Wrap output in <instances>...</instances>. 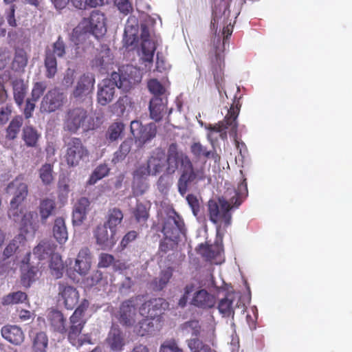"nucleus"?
<instances>
[{"instance_id":"f257e3e1","label":"nucleus","mask_w":352,"mask_h":352,"mask_svg":"<svg viewBox=\"0 0 352 352\" xmlns=\"http://www.w3.org/2000/svg\"><path fill=\"white\" fill-rule=\"evenodd\" d=\"M206 161L200 166L195 165L190 157L179 148L177 143H171L167 148L166 172L173 175L179 170L177 190L184 196L189 188L206 179Z\"/></svg>"},{"instance_id":"f03ea898","label":"nucleus","mask_w":352,"mask_h":352,"mask_svg":"<svg viewBox=\"0 0 352 352\" xmlns=\"http://www.w3.org/2000/svg\"><path fill=\"white\" fill-rule=\"evenodd\" d=\"M248 184L245 178L239 184L237 189L228 188L225 197H218L217 201L210 199L208 204L210 220L217 225V235L221 226L227 228L231 224L232 214L230 210L237 208L248 197Z\"/></svg>"},{"instance_id":"7ed1b4c3","label":"nucleus","mask_w":352,"mask_h":352,"mask_svg":"<svg viewBox=\"0 0 352 352\" xmlns=\"http://www.w3.org/2000/svg\"><path fill=\"white\" fill-rule=\"evenodd\" d=\"M133 70L135 69L127 65L125 69H119V72H113L111 78L103 80L98 85V102L102 106L111 102L114 97L116 87L128 91L135 82V79L130 75Z\"/></svg>"},{"instance_id":"20e7f679","label":"nucleus","mask_w":352,"mask_h":352,"mask_svg":"<svg viewBox=\"0 0 352 352\" xmlns=\"http://www.w3.org/2000/svg\"><path fill=\"white\" fill-rule=\"evenodd\" d=\"M241 107V103L240 102V98H236V97H234L233 102L228 109V113L225 116L224 119L215 124H210L206 126V129L208 131L207 140L212 147L214 146V144L218 141L217 138L214 136V133H219L220 138L223 140L227 139L226 130H228L230 135H236L238 129V122L236 120L239 116Z\"/></svg>"},{"instance_id":"39448f33","label":"nucleus","mask_w":352,"mask_h":352,"mask_svg":"<svg viewBox=\"0 0 352 352\" xmlns=\"http://www.w3.org/2000/svg\"><path fill=\"white\" fill-rule=\"evenodd\" d=\"M96 128L94 118L82 107H73L67 109L63 119V129L65 131L76 134L80 129L87 132Z\"/></svg>"},{"instance_id":"423d86ee","label":"nucleus","mask_w":352,"mask_h":352,"mask_svg":"<svg viewBox=\"0 0 352 352\" xmlns=\"http://www.w3.org/2000/svg\"><path fill=\"white\" fill-rule=\"evenodd\" d=\"M65 161L69 167L78 166L88 159L89 152L80 138L70 137L65 141Z\"/></svg>"},{"instance_id":"0eeeda50","label":"nucleus","mask_w":352,"mask_h":352,"mask_svg":"<svg viewBox=\"0 0 352 352\" xmlns=\"http://www.w3.org/2000/svg\"><path fill=\"white\" fill-rule=\"evenodd\" d=\"M7 193L14 195L10 201V208L8 211V216L16 221L15 219L18 217L19 206L25 201L28 195V186L24 177L21 175L16 177L11 182L6 188Z\"/></svg>"},{"instance_id":"6e6552de","label":"nucleus","mask_w":352,"mask_h":352,"mask_svg":"<svg viewBox=\"0 0 352 352\" xmlns=\"http://www.w3.org/2000/svg\"><path fill=\"white\" fill-rule=\"evenodd\" d=\"M106 18L102 12L93 10L88 17H85L76 27V32L83 34H90L96 38L102 37L107 32Z\"/></svg>"},{"instance_id":"1a4fd4ad","label":"nucleus","mask_w":352,"mask_h":352,"mask_svg":"<svg viewBox=\"0 0 352 352\" xmlns=\"http://www.w3.org/2000/svg\"><path fill=\"white\" fill-rule=\"evenodd\" d=\"M142 298L143 296L138 295L122 302L116 318L123 327H131L134 325L136 322L137 306Z\"/></svg>"},{"instance_id":"9d476101","label":"nucleus","mask_w":352,"mask_h":352,"mask_svg":"<svg viewBox=\"0 0 352 352\" xmlns=\"http://www.w3.org/2000/svg\"><path fill=\"white\" fill-rule=\"evenodd\" d=\"M86 322V320L69 317V325L68 327H66L64 334L67 335L69 343L76 347H80L85 344H92L89 333L82 334Z\"/></svg>"},{"instance_id":"9b49d317","label":"nucleus","mask_w":352,"mask_h":352,"mask_svg":"<svg viewBox=\"0 0 352 352\" xmlns=\"http://www.w3.org/2000/svg\"><path fill=\"white\" fill-rule=\"evenodd\" d=\"M131 133L135 142L142 146L154 138L157 133V126L154 123L142 125L139 120H133L130 124Z\"/></svg>"},{"instance_id":"f8f14e48","label":"nucleus","mask_w":352,"mask_h":352,"mask_svg":"<svg viewBox=\"0 0 352 352\" xmlns=\"http://www.w3.org/2000/svg\"><path fill=\"white\" fill-rule=\"evenodd\" d=\"M66 100V96L57 88L49 90L43 96L40 110L43 113H52L60 109Z\"/></svg>"},{"instance_id":"ddd939ff","label":"nucleus","mask_w":352,"mask_h":352,"mask_svg":"<svg viewBox=\"0 0 352 352\" xmlns=\"http://www.w3.org/2000/svg\"><path fill=\"white\" fill-rule=\"evenodd\" d=\"M168 302L162 298H154L143 302L139 307L141 316L154 319L168 307Z\"/></svg>"},{"instance_id":"4468645a","label":"nucleus","mask_w":352,"mask_h":352,"mask_svg":"<svg viewBox=\"0 0 352 352\" xmlns=\"http://www.w3.org/2000/svg\"><path fill=\"white\" fill-rule=\"evenodd\" d=\"M162 232L166 237L179 240L180 234L185 232L184 222L180 216L175 213L166 219Z\"/></svg>"},{"instance_id":"2eb2a0df","label":"nucleus","mask_w":352,"mask_h":352,"mask_svg":"<svg viewBox=\"0 0 352 352\" xmlns=\"http://www.w3.org/2000/svg\"><path fill=\"white\" fill-rule=\"evenodd\" d=\"M94 75L89 73L84 74L78 80L73 91L74 98L84 100L85 98L90 96L94 90Z\"/></svg>"},{"instance_id":"dca6fc26","label":"nucleus","mask_w":352,"mask_h":352,"mask_svg":"<svg viewBox=\"0 0 352 352\" xmlns=\"http://www.w3.org/2000/svg\"><path fill=\"white\" fill-rule=\"evenodd\" d=\"M30 257L31 253H27L21 265V283L25 288H29L36 281L39 272L38 266L30 264Z\"/></svg>"},{"instance_id":"f3484780","label":"nucleus","mask_w":352,"mask_h":352,"mask_svg":"<svg viewBox=\"0 0 352 352\" xmlns=\"http://www.w3.org/2000/svg\"><path fill=\"white\" fill-rule=\"evenodd\" d=\"M58 292L59 300L67 309L72 310L77 305L80 295L75 287L60 282Z\"/></svg>"},{"instance_id":"a211bd4d","label":"nucleus","mask_w":352,"mask_h":352,"mask_svg":"<svg viewBox=\"0 0 352 352\" xmlns=\"http://www.w3.org/2000/svg\"><path fill=\"white\" fill-rule=\"evenodd\" d=\"M224 58L219 54L215 53L211 58V71L217 89L221 94L224 85Z\"/></svg>"},{"instance_id":"6ab92c4d","label":"nucleus","mask_w":352,"mask_h":352,"mask_svg":"<svg viewBox=\"0 0 352 352\" xmlns=\"http://www.w3.org/2000/svg\"><path fill=\"white\" fill-rule=\"evenodd\" d=\"M91 202L87 197H80L75 204L72 211V223L74 226H80L87 218L90 210Z\"/></svg>"},{"instance_id":"aec40b11","label":"nucleus","mask_w":352,"mask_h":352,"mask_svg":"<svg viewBox=\"0 0 352 352\" xmlns=\"http://www.w3.org/2000/svg\"><path fill=\"white\" fill-rule=\"evenodd\" d=\"M223 252L222 243L215 242L214 244H201L198 252L206 261L214 264H219L220 261L217 258L221 256Z\"/></svg>"},{"instance_id":"412c9836","label":"nucleus","mask_w":352,"mask_h":352,"mask_svg":"<svg viewBox=\"0 0 352 352\" xmlns=\"http://www.w3.org/2000/svg\"><path fill=\"white\" fill-rule=\"evenodd\" d=\"M91 255L88 248H82L79 251L74 266V270L80 275H86L91 268Z\"/></svg>"},{"instance_id":"4be33fe9","label":"nucleus","mask_w":352,"mask_h":352,"mask_svg":"<svg viewBox=\"0 0 352 352\" xmlns=\"http://www.w3.org/2000/svg\"><path fill=\"white\" fill-rule=\"evenodd\" d=\"M113 56L111 50L107 46L102 45L101 50L96 55L91 61V67L102 72L105 70L109 65L113 64Z\"/></svg>"},{"instance_id":"5701e85b","label":"nucleus","mask_w":352,"mask_h":352,"mask_svg":"<svg viewBox=\"0 0 352 352\" xmlns=\"http://www.w3.org/2000/svg\"><path fill=\"white\" fill-rule=\"evenodd\" d=\"M190 151L192 155L196 158H211L214 160V163H219L221 161V156L217 153L214 146L213 147L212 151H209L207 147L203 145L200 142H193L190 145Z\"/></svg>"},{"instance_id":"b1692460","label":"nucleus","mask_w":352,"mask_h":352,"mask_svg":"<svg viewBox=\"0 0 352 352\" xmlns=\"http://www.w3.org/2000/svg\"><path fill=\"white\" fill-rule=\"evenodd\" d=\"M2 337L14 345L21 344L24 340V333L16 325H5L1 330Z\"/></svg>"},{"instance_id":"393cba45","label":"nucleus","mask_w":352,"mask_h":352,"mask_svg":"<svg viewBox=\"0 0 352 352\" xmlns=\"http://www.w3.org/2000/svg\"><path fill=\"white\" fill-rule=\"evenodd\" d=\"M164 158L165 153L162 148H157L152 151L146 162L149 170H151L152 175H156L162 171Z\"/></svg>"},{"instance_id":"a878e982","label":"nucleus","mask_w":352,"mask_h":352,"mask_svg":"<svg viewBox=\"0 0 352 352\" xmlns=\"http://www.w3.org/2000/svg\"><path fill=\"white\" fill-rule=\"evenodd\" d=\"M216 299L214 295L202 289L194 294L191 303L195 307L208 309L214 307Z\"/></svg>"},{"instance_id":"bb28decb","label":"nucleus","mask_w":352,"mask_h":352,"mask_svg":"<svg viewBox=\"0 0 352 352\" xmlns=\"http://www.w3.org/2000/svg\"><path fill=\"white\" fill-rule=\"evenodd\" d=\"M106 341L113 351H122L125 344L122 331L118 326H113L111 328Z\"/></svg>"},{"instance_id":"cd10ccee","label":"nucleus","mask_w":352,"mask_h":352,"mask_svg":"<svg viewBox=\"0 0 352 352\" xmlns=\"http://www.w3.org/2000/svg\"><path fill=\"white\" fill-rule=\"evenodd\" d=\"M166 97L153 96L149 102L150 117L155 122H160L162 119V112L167 104Z\"/></svg>"},{"instance_id":"c85d7f7f","label":"nucleus","mask_w":352,"mask_h":352,"mask_svg":"<svg viewBox=\"0 0 352 352\" xmlns=\"http://www.w3.org/2000/svg\"><path fill=\"white\" fill-rule=\"evenodd\" d=\"M56 245L52 241L44 240L41 241L34 249L32 254L38 260L43 261L56 254L55 250Z\"/></svg>"},{"instance_id":"c756f323","label":"nucleus","mask_w":352,"mask_h":352,"mask_svg":"<svg viewBox=\"0 0 352 352\" xmlns=\"http://www.w3.org/2000/svg\"><path fill=\"white\" fill-rule=\"evenodd\" d=\"M47 320L54 331L64 335L66 331L67 320L61 311L56 309L50 311Z\"/></svg>"},{"instance_id":"7c9ffc66","label":"nucleus","mask_w":352,"mask_h":352,"mask_svg":"<svg viewBox=\"0 0 352 352\" xmlns=\"http://www.w3.org/2000/svg\"><path fill=\"white\" fill-rule=\"evenodd\" d=\"M142 60L144 63L151 64L153 60V56L156 50L155 43L149 39L148 32L144 30L142 34Z\"/></svg>"},{"instance_id":"2f4dec72","label":"nucleus","mask_w":352,"mask_h":352,"mask_svg":"<svg viewBox=\"0 0 352 352\" xmlns=\"http://www.w3.org/2000/svg\"><path fill=\"white\" fill-rule=\"evenodd\" d=\"M52 234L56 241L60 245L65 244L68 239V232L63 217H56L52 226Z\"/></svg>"},{"instance_id":"473e14b6","label":"nucleus","mask_w":352,"mask_h":352,"mask_svg":"<svg viewBox=\"0 0 352 352\" xmlns=\"http://www.w3.org/2000/svg\"><path fill=\"white\" fill-rule=\"evenodd\" d=\"M108 226L106 224L99 225L94 231V236L98 245L102 248L111 246L113 243V236L111 232H109Z\"/></svg>"},{"instance_id":"72a5a7b5","label":"nucleus","mask_w":352,"mask_h":352,"mask_svg":"<svg viewBox=\"0 0 352 352\" xmlns=\"http://www.w3.org/2000/svg\"><path fill=\"white\" fill-rule=\"evenodd\" d=\"M124 214L122 211L116 207L110 208L108 210L107 221L104 223L113 234H116V228L123 220Z\"/></svg>"},{"instance_id":"f704fd0d","label":"nucleus","mask_w":352,"mask_h":352,"mask_svg":"<svg viewBox=\"0 0 352 352\" xmlns=\"http://www.w3.org/2000/svg\"><path fill=\"white\" fill-rule=\"evenodd\" d=\"M41 134L32 126H25L22 130V140L27 147L36 148L38 146Z\"/></svg>"},{"instance_id":"c9c22d12","label":"nucleus","mask_w":352,"mask_h":352,"mask_svg":"<svg viewBox=\"0 0 352 352\" xmlns=\"http://www.w3.org/2000/svg\"><path fill=\"white\" fill-rule=\"evenodd\" d=\"M55 199L45 198L40 201L38 212L42 223H45L47 219L52 216L56 210Z\"/></svg>"},{"instance_id":"e433bc0d","label":"nucleus","mask_w":352,"mask_h":352,"mask_svg":"<svg viewBox=\"0 0 352 352\" xmlns=\"http://www.w3.org/2000/svg\"><path fill=\"white\" fill-rule=\"evenodd\" d=\"M23 124V118L21 116H14L6 129V139L10 141L15 140L21 129Z\"/></svg>"},{"instance_id":"4c0bfd02","label":"nucleus","mask_w":352,"mask_h":352,"mask_svg":"<svg viewBox=\"0 0 352 352\" xmlns=\"http://www.w3.org/2000/svg\"><path fill=\"white\" fill-rule=\"evenodd\" d=\"M44 66L45 68V76L47 78H53L57 73V60L50 49L45 50Z\"/></svg>"},{"instance_id":"58836bf2","label":"nucleus","mask_w":352,"mask_h":352,"mask_svg":"<svg viewBox=\"0 0 352 352\" xmlns=\"http://www.w3.org/2000/svg\"><path fill=\"white\" fill-rule=\"evenodd\" d=\"M151 206L149 204H144L138 201L132 211V214L136 221L139 223H145L149 218V210Z\"/></svg>"},{"instance_id":"ea45409f","label":"nucleus","mask_w":352,"mask_h":352,"mask_svg":"<svg viewBox=\"0 0 352 352\" xmlns=\"http://www.w3.org/2000/svg\"><path fill=\"white\" fill-rule=\"evenodd\" d=\"M49 267L50 274L54 278L58 279L63 276L65 265L60 254H56L52 256Z\"/></svg>"},{"instance_id":"a19ab883","label":"nucleus","mask_w":352,"mask_h":352,"mask_svg":"<svg viewBox=\"0 0 352 352\" xmlns=\"http://www.w3.org/2000/svg\"><path fill=\"white\" fill-rule=\"evenodd\" d=\"M14 100L16 104L21 107L26 95L28 86L22 80H15L12 82Z\"/></svg>"},{"instance_id":"79ce46f5","label":"nucleus","mask_w":352,"mask_h":352,"mask_svg":"<svg viewBox=\"0 0 352 352\" xmlns=\"http://www.w3.org/2000/svg\"><path fill=\"white\" fill-rule=\"evenodd\" d=\"M173 276V270L168 267L161 272L159 276L155 278L151 283L152 287L155 291L162 290L170 281Z\"/></svg>"},{"instance_id":"37998d69","label":"nucleus","mask_w":352,"mask_h":352,"mask_svg":"<svg viewBox=\"0 0 352 352\" xmlns=\"http://www.w3.org/2000/svg\"><path fill=\"white\" fill-rule=\"evenodd\" d=\"M218 309L223 317H233L234 310L232 296L228 294L225 298L221 299L218 304Z\"/></svg>"},{"instance_id":"c03bdc74","label":"nucleus","mask_w":352,"mask_h":352,"mask_svg":"<svg viewBox=\"0 0 352 352\" xmlns=\"http://www.w3.org/2000/svg\"><path fill=\"white\" fill-rule=\"evenodd\" d=\"M153 320L146 317L143 318L135 327V332L140 336L152 334L155 331Z\"/></svg>"},{"instance_id":"a18cd8bd","label":"nucleus","mask_w":352,"mask_h":352,"mask_svg":"<svg viewBox=\"0 0 352 352\" xmlns=\"http://www.w3.org/2000/svg\"><path fill=\"white\" fill-rule=\"evenodd\" d=\"M125 126L122 122H113L106 133V138L109 142L118 140L123 134Z\"/></svg>"},{"instance_id":"49530a36","label":"nucleus","mask_w":352,"mask_h":352,"mask_svg":"<svg viewBox=\"0 0 352 352\" xmlns=\"http://www.w3.org/2000/svg\"><path fill=\"white\" fill-rule=\"evenodd\" d=\"M28 300V295L25 292L18 291L10 293L2 298L3 305H10L25 302Z\"/></svg>"},{"instance_id":"de8ad7c7","label":"nucleus","mask_w":352,"mask_h":352,"mask_svg":"<svg viewBox=\"0 0 352 352\" xmlns=\"http://www.w3.org/2000/svg\"><path fill=\"white\" fill-rule=\"evenodd\" d=\"M54 165L50 163H45L38 170L39 177L44 185H50L54 180Z\"/></svg>"},{"instance_id":"09e8293b","label":"nucleus","mask_w":352,"mask_h":352,"mask_svg":"<svg viewBox=\"0 0 352 352\" xmlns=\"http://www.w3.org/2000/svg\"><path fill=\"white\" fill-rule=\"evenodd\" d=\"M133 143L132 138H127L122 142L119 149L114 153L113 161L115 162L124 160L129 153Z\"/></svg>"},{"instance_id":"8fccbe9b","label":"nucleus","mask_w":352,"mask_h":352,"mask_svg":"<svg viewBox=\"0 0 352 352\" xmlns=\"http://www.w3.org/2000/svg\"><path fill=\"white\" fill-rule=\"evenodd\" d=\"M28 63V56L25 51L21 48L15 50V54L12 62V68L15 70L23 69Z\"/></svg>"},{"instance_id":"3c124183","label":"nucleus","mask_w":352,"mask_h":352,"mask_svg":"<svg viewBox=\"0 0 352 352\" xmlns=\"http://www.w3.org/2000/svg\"><path fill=\"white\" fill-rule=\"evenodd\" d=\"M182 329L188 334H190L195 338L200 336L201 327L199 322L197 320H191L182 324Z\"/></svg>"},{"instance_id":"603ef678","label":"nucleus","mask_w":352,"mask_h":352,"mask_svg":"<svg viewBox=\"0 0 352 352\" xmlns=\"http://www.w3.org/2000/svg\"><path fill=\"white\" fill-rule=\"evenodd\" d=\"M48 344V338L45 333L41 331L36 333L33 341L35 352H45Z\"/></svg>"},{"instance_id":"864d4df0","label":"nucleus","mask_w":352,"mask_h":352,"mask_svg":"<svg viewBox=\"0 0 352 352\" xmlns=\"http://www.w3.org/2000/svg\"><path fill=\"white\" fill-rule=\"evenodd\" d=\"M188 346L191 352H215L208 345L205 344L197 338H192L188 340Z\"/></svg>"},{"instance_id":"5fc2aeb1","label":"nucleus","mask_w":352,"mask_h":352,"mask_svg":"<svg viewBox=\"0 0 352 352\" xmlns=\"http://www.w3.org/2000/svg\"><path fill=\"white\" fill-rule=\"evenodd\" d=\"M109 168L108 166L105 164H101L98 165L92 174L90 176L89 178V184H94L96 183L98 180L102 179L103 177H106L109 173Z\"/></svg>"},{"instance_id":"6e6d98bb","label":"nucleus","mask_w":352,"mask_h":352,"mask_svg":"<svg viewBox=\"0 0 352 352\" xmlns=\"http://www.w3.org/2000/svg\"><path fill=\"white\" fill-rule=\"evenodd\" d=\"M87 283L90 287L96 285L103 286L107 283V279L103 277L102 272L96 270L87 278Z\"/></svg>"},{"instance_id":"4d7b16f0","label":"nucleus","mask_w":352,"mask_h":352,"mask_svg":"<svg viewBox=\"0 0 352 352\" xmlns=\"http://www.w3.org/2000/svg\"><path fill=\"white\" fill-rule=\"evenodd\" d=\"M47 89V84L44 81L36 82L33 84L31 91V98L34 101H38L43 95Z\"/></svg>"},{"instance_id":"13d9d810","label":"nucleus","mask_w":352,"mask_h":352,"mask_svg":"<svg viewBox=\"0 0 352 352\" xmlns=\"http://www.w3.org/2000/svg\"><path fill=\"white\" fill-rule=\"evenodd\" d=\"M147 87L149 91L153 94V96L163 97L165 88L157 79L150 80L148 82Z\"/></svg>"},{"instance_id":"bf43d9fd","label":"nucleus","mask_w":352,"mask_h":352,"mask_svg":"<svg viewBox=\"0 0 352 352\" xmlns=\"http://www.w3.org/2000/svg\"><path fill=\"white\" fill-rule=\"evenodd\" d=\"M51 53H53V56L56 55L59 58H62L65 55L66 45L60 36H59L56 41L53 43Z\"/></svg>"},{"instance_id":"052dcab7","label":"nucleus","mask_w":352,"mask_h":352,"mask_svg":"<svg viewBox=\"0 0 352 352\" xmlns=\"http://www.w3.org/2000/svg\"><path fill=\"white\" fill-rule=\"evenodd\" d=\"M71 1L78 9H85L87 6L96 8L103 4V0H71Z\"/></svg>"},{"instance_id":"680f3d73","label":"nucleus","mask_w":352,"mask_h":352,"mask_svg":"<svg viewBox=\"0 0 352 352\" xmlns=\"http://www.w3.org/2000/svg\"><path fill=\"white\" fill-rule=\"evenodd\" d=\"M177 239H171L170 238L164 236V239L160 243L159 251L164 254H166L177 245Z\"/></svg>"},{"instance_id":"e2e57ef3","label":"nucleus","mask_w":352,"mask_h":352,"mask_svg":"<svg viewBox=\"0 0 352 352\" xmlns=\"http://www.w3.org/2000/svg\"><path fill=\"white\" fill-rule=\"evenodd\" d=\"M89 307V300L85 298L82 299L71 316L77 319L85 320L84 318L85 314Z\"/></svg>"},{"instance_id":"0e129e2a","label":"nucleus","mask_w":352,"mask_h":352,"mask_svg":"<svg viewBox=\"0 0 352 352\" xmlns=\"http://www.w3.org/2000/svg\"><path fill=\"white\" fill-rule=\"evenodd\" d=\"M181 349L175 339H170L161 344L160 352H180Z\"/></svg>"},{"instance_id":"69168bd1","label":"nucleus","mask_w":352,"mask_h":352,"mask_svg":"<svg viewBox=\"0 0 352 352\" xmlns=\"http://www.w3.org/2000/svg\"><path fill=\"white\" fill-rule=\"evenodd\" d=\"M139 27V21L135 16H130L126 21L124 34L131 32L132 35H135Z\"/></svg>"},{"instance_id":"338daca9","label":"nucleus","mask_w":352,"mask_h":352,"mask_svg":"<svg viewBox=\"0 0 352 352\" xmlns=\"http://www.w3.org/2000/svg\"><path fill=\"white\" fill-rule=\"evenodd\" d=\"M115 261L113 255L107 253H101L98 258V267L101 268H107L110 267Z\"/></svg>"},{"instance_id":"774afa93","label":"nucleus","mask_w":352,"mask_h":352,"mask_svg":"<svg viewBox=\"0 0 352 352\" xmlns=\"http://www.w3.org/2000/svg\"><path fill=\"white\" fill-rule=\"evenodd\" d=\"M4 17L9 25L12 28L17 26L16 20L15 18V6L11 5L8 10H6L4 14Z\"/></svg>"}]
</instances>
